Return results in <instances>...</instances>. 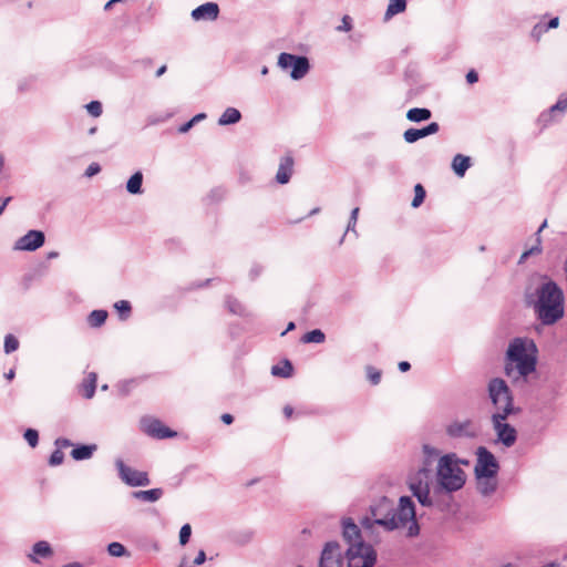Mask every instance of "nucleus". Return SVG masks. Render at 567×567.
Wrapping results in <instances>:
<instances>
[{
	"instance_id": "nucleus-57",
	"label": "nucleus",
	"mask_w": 567,
	"mask_h": 567,
	"mask_svg": "<svg viewBox=\"0 0 567 567\" xmlns=\"http://www.w3.org/2000/svg\"><path fill=\"white\" fill-rule=\"evenodd\" d=\"M410 368H411V365H410V363H409V362H406V361H401V362L399 363V369H400V371H402V372H406L408 370H410Z\"/></svg>"
},
{
	"instance_id": "nucleus-47",
	"label": "nucleus",
	"mask_w": 567,
	"mask_h": 567,
	"mask_svg": "<svg viewBox=\"0 0 567 567\" xmlns=\"http://www.w3.org/2000/svg\"><path fill=\"white\" fill-rule=\"evenodd\" d=\"M101 171V167L97 163H92L87 166L86 171H85V176L86 177H92L96 174H99Z\"/></svg>"
},
{
	"instance_id": "nucleus-63",
	"label": "nucleus",
	"mask_w": 567,
	"mask_h": 567,
	"mask_svg": "<svg viewBox=\"0 0 567 567\" xmlns=\"http://www.w3.org/2000/svg\"><path fill=\"white\" fill-rule=\"evenodd\" d=\"M260 270H261V269H260V268H257V267L252 268V269H251V272L254 274V277H256V276L260 272Z\"/></svg>"
},
{
	"instance_id": "nucleus-29",
	"label": "nucleus",
	"mask_w": 567,
	"mask_h": 567,
	"mask_svg": "<svg viewBox=\"0 0 567 567\" xmlns=\"http://www.w3.org/2000/svg\"><path fill=\"white\" fill-rule=\"evenodd\" d=\"M406 8V1L405 0H390L389 6L385 11V19H390L393 16L401 13Z\"/></svg>"
},
{
	"instance_id": "nucleus-20",
	"label": "nucleus",
	"mask_w": 567,
	"mask_h": 567,
	"mask_svg": "<svg viewBox=\"0 0 567 567\" xmlns=\"http://www.w3.org/2000/svg\"><path fill=\"white\" fill-rule=\"evenodd\" d=\"M52 553L50 544L45 540H40L33 545L32 554L29 555V558L33 563H39V558L37 556L45 558L51 556Z\"/></svg>"
},
{
	"instance_id": "nucleus-49",
	"label": "nucleus",
	"mask_w": 567,
	"mask_h": 567,
	"mask_svg": "<svg viewBox=\"0 0 567 567\" xmlns=\"http://www.w3.org/2000/svg\"><path fill=\"white\" fill-rule=\"evenodd\" d=\"M423 128H424L425 135L429 136V135L437 133L439 130H440V126H439V124L436 122H432V123H430L427 126H425Z\"/></svg>"
},
{
	"instance_id": "nucleus-25",
	"label": "nucleus",
	"mask_w": 567,
	"mask_h": 567,
	"mask_svg": "<svg viewBox=\"0 0 567 567\" xmlns=\"http://www.w3.org/2000/svg\"><path fill=\"white\" fill-rule=\"evenodd\" d=\"M97 375L94 372L87 374L86 379L81 384V391L86 399L93 398L96 388Z\"/></svg>"
},
{
	"instance_id": "nucleus-7",
	"label": "nucleus",
	"mask_w": 567,
	"mask_h": 567,
	"mask_svg": "<svg viewBox=\"0 0 567 567\" xmlns=\"http://www.w3.org/2000/svg\"><path fill=\"white\" fill-rule=\"evenodd\" d=\"M348 567H373L377 563V551L367 543L351 544L346 551Z\"/></svg>"
},
{
	"instance_id": "nucleus-38",
	"label": "nucleus",
	"mask_w": 567,
	"mask_h": 567,
	"mask_svg": "<svg viewBox=\"0 0 567 567\" xmlns=\"http://www.w3.org/2000/svg\"><path fill=\"white\" fill-rule=\"evenodd\" d=\"M85 109L94 117H99L102 114V104L99 101H91L85 105Z\"/></svg>"
},
{
	"instance_id": "nucleus-24",
	"label": "nucleus",
	"mask_w": 567,
	"mask_h": 567,
	"mask_svg": "<svg viewBox=\"0 0 567 567\" xmlns=\"http://www.w3.org/2000/svg\"><path fill=\"white\" fill-rule=\"evenodd\" d=\"M470 165H471L470 157L464 156L462 154L455 155L453 158V162H452V168H453L454 173L461 177L464 176V174L467 171V168L470 167Z\"/></svg>"
},
{
	"instance_id": "nucleus-27",
	"label": "nucleus",
	"mask_w": 567,
	"mask_h": 567,
	"mask_svg": "<svg viewBox=\"0 0 567 567\" xmlns=\"http://www.w3.org/2000/svg\"><path fill=\"white\" fill-rule=\"evenodd\" d=\"M431 115L429 109L414 107L408 111L406 118L412 122H422L429 120Z\"/></svg>"
},
{
	"instance_id": "nucleus-54",
	"label": "nucleus",
	"mask_w": 567,
	"mask_h": 567,
	"mask_svg": "<svg viewBox=\"0 0 567 567\" xmlns=\"http://www.w3.org/2000/svg\"><path fill=\"white\" fill-rule=\"evenodd\" d=\"M545 25H546V28H547V31H548L549 29H555V28H557V27L559 25V18H558V17H555V18L550 19V21H549L547 24H545Z\"/></svg>"
},
{
	"instance_id": "nucleus-11",
	"label": "nucleus",
	"mask_w": 567,
	"mask_h": 567,
	"mask_svg": "<svg viewBox=\"0 0 567 567\" xmlns=\"http://www.w3.org/2000/svg\"><path fill=\"white\" fill-rule=\"evenodd\" d=\"M476 454L475 476L497 475L498 463L495 456L483 446L477 449Z\"/></svg>"
},
{
	"instance_id": "nucleus-16",
	"label": "nucleus",
	"mask_w": 567,
	"mask_h": 567,
	"mask_svg": "<svg viewBox=\"0 0 567 567\" xmlns=\"http://www.w3.org/2000/svg\"><path fill=\"white\" fill-rule=\"evenodd\" d=\"M342 536L347 542L348 547L351 544L365 543L362 538L361 528L353 522L352 518H343L342 519Z\"/></svg>"
},
{
	"instance_id": "nucleus-9",
	"label": "nucleus",
	"mask_w": 567,
	"mask_h": 567,
	"mask_svg": "<svg viewBox=\"0 0 567 567\" xmlns=\"http://www.w3.org/2000/svg\"><path fill=\"white\" fill-rule=\"evenodd\" d=\"M120 478L128 486H147L151 482L146 472L127 466L121 458L115 461Z\"/></svg>"
},
{
	"instance_id": "nucleus-8",
	"label": "nucleus",
	"mask_w": 567,
	"mask_h": 567,
	"mask_svg": "<svg viewBox=\"0 0 567 567\" xmlns=\"http://www.w3.org/2000/svg\"><path fill=\"white\" fill-rule=\"evenodd\" d=\"M278 66L282 70L291 68L290 76L293 80L302 79L310 69L309 60L306 56L282 52L278 56Z\"/></svg>"
},
{
	"instance_id": "nucleus-40",
	"label": "nucleus",
	"mask_w": 567,
	"mask_h": 567,
	"mask_svg": "<svg viewBox=\"0 0 567 567\" xmlns=\"http://www.w3.org/2000/svg\"><path fill=\"white\" fill-rule=\"evenodd\" d=\"M550 113L567 111V96L560 95L557 102L550 107Z\"/></svg>"
},
{
	"instance_id": "nucleus-15",
	"label": "nucleus",
	"mask_w": 567,
	"mask_h": 567,
	"mask_svg": "<svg viewBox=\"0 0 567 567\" xmlns=\"http://www.w3.org/2000/svg\"><path fill=\"white\" fill-rule=\"evenodd\" d=\"M44 234L40 230H29L24 236L19 238L14 248L18 250L33 251L44 244Z\"/></svg>"
},
{
	"instance_id": "nucleus-2",
	"label": "nucleus",
	"mask_w": 567,
	"mask_h": 567,
	"mask_svg": "<svg viewBox=\"0 0 567 567\" xmlns=\"http://www.w3.org/2000/svg\"><path fill=\"white\" fill-rule=\"evenodd\" d=\"M525 302L544 326H554L565 316V293L548 276H540L535 286L525 290Z\"/></svg>"
},
{
	"instance_id": "nucleus-6",
	"label": "nucleus",
	"mask_w": 567,
	"mask_h": 567,
	"mask_svg": "<svg viewBox=\"0 0 567 567\" xmlns=\"http://www.w3.org/2000/svg\"><path fill=\"white\" fill-rule=\"evenodd\" d=\"M488 399L493 405L492 414L512 415L519 412L514 404L512 391L506 381L501 378H493L487 384Z\"/></svg>"
},
{
	"instance_id": "nucleus-23",
	"label": "nucleus",
	"mask_w": 567,
	"mask_h": 567,
	"mask_svg": "<svg viewBox=\"0 0 567 567\" xmlns=\"http://www.w3.org/2000/svg\"><path fill=\"white\" fill-rule=\"evenodd\" d=\"M163 495L162 488H153L148 491H137L133 492L132 496L136 499L143 501V502H150L154 503L158 501Z\"/></svg>"
},
{
	"instance_id": "nucleus-13",
	"label": "nucleus",
	"mask_w": 567,
	"mask_h": 567,
	"mask_svg": "<svg viewBox=\"0 0 567 567\" xmlns=\"http://www.w3.org/2000/svg\"><path fill=\"white\" fill-rule=\"evenodd\" d=\"M141 427L144 433L155 439H169L176 436V432L169 430L159 420L154 417H143L141 420Z\"/></svg>"
},
{
	"instance_id": "nucleus-62",
	"label": "nucleus",
	"mask_w": 567,
	"mask_h": 567,
	"mask_svg": "<svg viewBox=\"0 0 567 567\" xmlns=\"http://www.w3.org/2000/svg\"><path fill=\"white\" fill-rule=\"evenodd\" d=\"M292 329H295V323H293V322H290V323L288 324V327H287L286 331H285V332H282L281 334L284 336L287 331H290V330H292Z\"/></svg>"
},
{
	"instance_id": "nucleus-17",
	"label": "nucleus",
	"mask_w": 567,
	"mask_h": 567,
	"mask_svg": "<svg viewBox=\"0 0 567 567\" xmlns=\"http://www.w3.org/2000/svg\"><path fill=\"white\" fill-rule=\"evenodd\" d=\"M219 7L215 2H206L195 8L190 16L195 21L208 20L214 21L218 18Z\"/></svg>"
},
{
	"instance_id": "nucleus-26",
	"label": "nucleus",
	"mask_w": 567,
	"mask_h": 567,
	"mask_svg": "<svg viewBox=\"0 0 567 567\" xmlns=\"http://www.w3.org/2000/svg\"><path fill=\"white\" fill-rule=\"evenodd\" d=\"M143 174L141 172L134 173L126 183V190L130 194L142 193Z\"/></svg>"
},
{
	"instance_id": "nucleus-14",
	"label": "nucleus",
	"mask_w": 567,
	"mask_h": 567,
	"mask_svg": "<svg viewBox=\"0 0 567 567\" xmlns=\"http://www.w3.org/2000/svg\"><path fill=\"white\" fill-rule=\"evenodd\" d=\"M446 433L449 436L453 439H460V437H467L472 439L475 437L478 433L477 427L475 424L470 421H456L447 425Z\"/></svg>"
},
{
	"instance_id": "nucleus-33",
	"label": "nucleus",
	"mask_w": 567,
	"mask_h": 567,
	"mask_svg": "<svg viewBox=\"0 0 567 567\" xmlns=\"http://www.w3.org/2000/svg\"><path fill=\"white\" fill-rule=\"evenodd\" d=\"M404 141L406 143H415L416 141L426 137L424 133V128H409L403 134Z\"/></svg>"
},
{
	"instance_id": "nucleus-1",
	"label": "nucleus",
	"mask_w": 567,
	"mask_h": 567,
	"mask_svg": "<svg viewBox=\"0 0 567 567\" xmlns=\"http://www.w3.org/2000/svg\"><path fill=\"white\" fill-rule=\"evenodd\" d=\"M367 537L379 540L378 528L384 532L406 530V537H416L420 525L416 519L415 504L410 496H401L398 504L386 496L377 499L369 507V514L360 519Z\"/></svg>"
},
{
	"instance_id": "nucleus-58",
	"label": "nucleus",
	"mask_w": 567,
	"mask_h": 567,
	"mask_svg": "<svg viewBox=\"0 0 567 567\" xmlns=\"http://www.w3.org/2000/svg\"><path fill=\"white\" fill-rule=\"evenodd\" d=\"M293 413V409L289 405L285 406L284 408V414L287 416V417H290Z\"/></svg>"
},
{
	"instance_id": "nucleus-4",
	"label": "nucleus",
	"mask_w": 567,
	"mask_h": 567,
	"mask_svg": "<svg viewBox=\"0 0 567 567\" xmlns=\"http://www.w3.org/2000/svg\"><path fill=\"white\" fill-rule=\"evenodd\" d=\"M537 363V347L527 338H515L506 351L505 374L514 381L533 373Z\"/></svg>"
},
{
	"instance_id": "nucleus-61",
	"label": "nucleus",
	"mask_w": 567,
	"mask_h": 567,
	"mask_svg": "<svg viewBox=\"0 0 567 567\" xmlns=\"http://www.w3.org/2000/svg\"><path fill=\"white\" fill-rule=\"evenodd\" d=\"M166 72V65H162L157 71H156V76H161L163 75L164 73Z\"/></svg>"
},
{
	"instance_id": "nucleus-31",
	"label": "nucleus",
	"mask_w": 567,
	"mask_h": 567,
	"mask_svg": "<svg viewBox=\"0 0 567 567\" xmlns=\"http://www.w3.org/2000/svg\"><path fill=\"white\" fill-rule=\"evenodd\" d=\"M107 318V311L105 310H93L89 317H87V323L93 327L97 328L101 327Z\"/></svg>"
},
{
	"instance_id": "nucleus-30",
	"label": "nucleus",
	"mask_w": 567,
	"mask_h": 567,
	"mask_svg": "<svg viewBox=\"0 0 567 567\" xmlns=\"http://www.w3.org/2000/svg\"><path fill=\"white\" fill-rule=\"evenodd\" d=\"M547 226V220H544L543 224L539 226L537 233H536V245H534L532 248L526 250L522 256L520 260L526 259L528 256L539 254L542 251V239L539 234L543 231L544 228Z\"/></svg>"
},
{
	"instance_id": "nucleus-32",
	"label": "nucleus",
	"mask_w": 567,
	"mask_h": 567,
	"mask_svg": "<svg viewBox=\"0 0 567 567\" xmlns=\"http://www.w3.org/2000/svg\"><path fill=\"white\" fill-rule=\"evenodd\" d=\"M324 339V333L319 329H315L305 333L301 340L305 343H322Z\"/></svg>"
},
{
	"instance_id": "nucleus-39",
	"label": "nucleus",
	"mask_w": 567,
	"mask_h": 567,
	"mask_svg": "<svg viewBox=\"0 0 567 567\" xmlns=\"http://www.w3.org/2000/svg\"><path fill=\"white\" fill-rule=\"evenodd\" d=\"M24 439H25V441L29 443V445L31 447H35L38 445V442H39L38 431H35L33 429H28L24 432Z\"/></svg>"
},
{
	"instance_id": "nucleus-64",
	"label": "nucleus",
	"mask_w": 567,
	"mask_h": 567,
	"mask_svg": "<svg viewBox=\"0 0 567 567\" xmlns=\"http://www.w3.org/2000/svg\"><path fill=\"white\" fill-rule=\"evenodd\" d=\"M261 74H262V75L268 74V68H267V66H262V69H261Z\"/></svg>"
},
{
	"instance_id": "nucleus-55",
	"label": "nucleus",
	"mask_w": 567,
	"mask_h": 567,
	"mask_svg": "<svg viewBox=\"0 0 567 567\" xmlns=\"http://www.w3.org/2000/svg\"><path fill=\"white\" fill-rule=\"evenodd\" d=\"M11 197H7L4 199L0 198V215L3 213V210L6 209L7 205L11 202Z\"/></svg>"
},
{
	"instance_id": "nucleus-36",
	"label": "nucleus",
	"mask_w": 567,
	"mask_h": 567,
	"mask_svg": "<svg viewBox=\"0 0 567 567\" xmlns=\"http://www.w3.org/2000/svg\"><path fill=\"white\" fill-rule=\"evenodd\" d=\"M18 348H19L18 339L14 336H12V334L6 336V338H4V352L6 353H11V352L16 351Z\"/></svg>"
},
{
	"instance_id": "nucleus-46",
	"label": "nucleus",
	"mask_w": 567,
	"mask_h": 567,
	"mask_svg": "<svg viewBox=\"0 0 567 567\" xmlns=\"http://www.w3.org/2000/svg\"><path fill=\"white\" fill-rule=\"evenodd\" d=\"M352 29V20L349 16L342 18L341 24L337 27L338 31L348 32Z\"/></svg>"
},
{
	"instance_id": "nucleus-35",
	"label": "nucleus",
	"mask_w": 567,
	"mask_h": 567,
	"mask_svg": "<svg viewBox=\"0 0 567 567\" xmlns=\"http://www.w3.org/2000/svg\"><path fill=\"white\" fill-rule=\"evenodd\" d=\"M107 551L113 557H122L126 555V548L117 542L109 544Z\"/></svg>"
},
{
	"instance_id": "nucleus-10",
	"label": "nucleus",
	"mask_w": 567,
	"mask_h": 567,
	"mask_svg": "<svg viewBox=\"0 0 567 567\" xmlns=\"http://www.w3.org/2000/svg\"><path fill=\"white\" fill-rule=\"evenodd\" d=\"M509 415L505 414H492L493 427L497 434L498 441H501L506 447H511L515 444L517 439L516 430L505 422Z\"/></svg>"
},
{
	"instance_id": "nucleus-45",
	"label": "nucleus",
	"mask_w": 567,
	"mask_h": 567,
	"mask_svg": "<svg viewBox=\"0 0 567 567\" xmlns=\"http://www.w3.org/2000/svg\"><path fill=\"white\" fill-rule=\"evenodd\" d=\"M545 32H547L546 25L543 23H537L532 30V37L536 40H539Z\"/></svg>"
},
{
	"instance_id": "nucleus-34",
	"label": "nucleus",
	"mask_w": 567,
	"mask_h": 567,
	"mask_svg": "<svg viewBox=\"0 0 567 567\" xmlns=\"http://www.w3.org/2000/svg\"><path fill=\"white\" fill-rule=\"evenodd\" d=\"M425 189L421 184H416L414 187V198L412 200V207L417 208L424 202Z\"/></svg>"
},
{
	"instance_id": "nucleus-5",
	"label": "nucleus",
	"mask_w": 567,
	"mask_h": 567,
	"mask_svg": "<svg viewBox=\"0 0 567 567\" xmlns=\"http://www.w3.org/2000/svg\"><path fill=\"white\" fill-rule=\"evenodd\" d=\"M435 474L439 486L444 488L447 495L462 489L466 483V473L462 465H468V461L460 458L455 453L440 455L435 460Z\"/></svg>"
},
{
	"instance_id": "nucleus-44",
	"label": "nucleus",
	"mask_w": 567,
	"mask_h": 567,
	"mask_svg": "<svg viewBox=\"0 0 567 567\" xmlns=\"http://www.w3.org/2000/svg\"><path fill=\"white\" fill-rule=\"evenodd\" d=\"M358 215H359V208L355 207L351 212L350 219H349L346 233L353 231L354 234H357L355 233V224H357V220H358Z\"/></svg>"
},
{
	"instance_id": "nucleus-28",
	"label": "nucleus",
	"mask_w": 567,
	"mask_h": 567,
	"mask_svg": "<svg viewBox=\"0 0 567 567\" xmlns=\"http://www.w3.org/2000/svg\"><path fill=\"white\" fill-rule=\"evenodd\" d=\"M293 368L290 361L285 360L280 364H276L271 368V374L280 378H289L292 375Z\"/></svg>"
},
{
	"instance_id": "nucleus-19",
	"label": "nucleus",
	"mask_w": 567,
	"mask_h": 567,
	"mask_svg": "<svg viewBox=\"0 0 567 567\" xmlns=\"http://www.w3.org/2000/svg\"><path fill=\"white\" fill-rule=\"evenodd\" d=\"M477 491L483 496L492 495L497 488L496 475L476 476Z\"/></svg>"
},
{
	"instance_id": "nucleus-21",
	"label": "nucleus",
	"mask_w": 567,
	"mask_h": 567,
	"mask_svg": "<svg viewBox=\"0 0 567 567\" xmlns=\"http://www.w3.org/2000/svg\"><path fill=\"white\" fill-rule=\"evenodd\" d=\"M96 450H97L96 444L78 445L71 451V456L75 461L89 460L93 456V454Z\"/></svg>"
},
{
	"instance_id": "nucleus-50",
	"label": "nucleus",
	"mask_w": 567,
	"mask_h": 567,
	"mask_svg": "<svg viewBox=\"0 0 567 567\" xmlns=\"http://www.w3.org/2000/svg\"><path fill=\"white\" fill-rule=\"evenodd\" d=\"M228 308L233 313H241V306L237 301H228Z\"/></svg>"
},
{
	"instance_id": "nucleus-48",
	"label": "nucleus",
	"mask_w": 567,
	"mask_h": 567,
	"mask_svg": "<svg viewBox=\"0 0 567 567\" xmlns=\"http://www.w3.org/2000/svg\"><path fill=\"white\" fill-rule=\"evenodd\" d=\"M54 444L58 447V450H62V449L73 445V443L69 439H64V437L56 439Z\"/></svg>"
},
{
	"instance_id": "nucleus-53",
	"label": "nucleus",
	"mask_w": 567,
	"mask_h": 567,
	"mask_svg": "<svg viewBox=\"0 0 567 567\" xmlns=\"http://www.w3.org/2000/svg\"><path fill=\"white\" fill-rule=\"evenodd\" d=\"M194 122L192 120H189L188 122L184 123L183 125L179 126L178 128V132L179 133H186L188 132L193 126H194Z\"/></svg>"
},
{
	"instance_id": "nucleus-56",
	"label": "nucleus",
	"mask_w": 567,
	"mask_h": 567,
	"mask_svg": "<svg viewBox=\"0 0 567 567\" xmlns=\"http://www.w3.org/2000/svg\"><path fill=\"white\" fill-rule=\"evenodd\" d=\"M221 421L225 423V424H231L233 421H234V417L233 415L228 414V413H225L221 415Z\"/></svg>"
},
{
	"instance_id": "nucleus-52",
	"label": "nucleus",
	"mask_w": 567,
	"mask_h": 567,
	"mask_svg": "<svg viewBox=\"0 0 567 567\" xmlns=\"http://www.w3.org/2000/svg\"><path fill=\"white\" fill-rule=\"evenodd\" d=\"M205 560H206V554H205V551H204V550H199V551H198V554H197V556H196V557H195V559H194V564H195V565H202V564H204V563H205Z\"/></svg>"
},
{
	"instance_id": "nucleus-51",
	"label": "nucleus",
	"mask_w": 567,
	"mask_h": 567,
	"mask_svg": "<svg viewBox=\"0 0 567 567\" xmlns=\"http://www.w3.org/2000/svg\"><path fill=\"white\" fill-rule=\"evenodd\" d=\"M466 81H467L470 84L476 83V82L478 81V75H477V73H476L474 70H471L470 72H467V74H466Z\"/></svg>"
},
{
	"instance_id": "nucleus-60",
	"label": "nucleus",
	"mask_w": 567,
	"mask_h": 567,
	"mask_svg": "<svg viewBox=\"0 0 567 567\" xmlns=\"http://www.w3.org/2000/svg\"><path fill=\"white\" fill-rule=\"evenodd\" d=\"M14 374H16V373H14V370H13V369H11V370H9L7 373H4V378H6L7 380L11 381V380L14 378Z\"/></svg>"
},
{
	"instance_id": "nucleus-22",
	"label": "nucleus",
	"mask_w": 567,
	"mask_h": 567,
	"mask_svg": "<svg viewBox=\"0 0 567 567\" xmlns=\"http://www.w3.org/2000/svg\"><path fill=\"white\" fill-rule=\"evenodd\" d=\"M241 114L235 107H227L224 113L218 118V125L226 126L230 124H236L240 121Z\"/></svg>"
},
{
	"instance_id": "nucleus-42",
	"label": "nucleus",
	"mask_w": 567,
	"mask_h": 567,
	"mask_svg": "<svg viewBox=\"0 0 567 567\" xmlns=\"http://www.w3.org/2000/svg\"><path fill=\"white\" fill-rule=\"evenodd\" d=\"M192 535V528L189 524H185L182 526L179 530V543L181 545H186L189 540V537Z\"/></svg>"
},
{
	"instance_id": "nucleus-41",
	"label": "nucleus",
	"mask_w": 567,
	"mask_h": 567,
	"mask_svg": "<svg viewBox=\"0 0 567 567\" xmlns=\"http://www.w3.org/2000/svg\"><path fill=\"white\" fill-rule=\"evenodd\" d=\"M367 377L373 385H377L381 380V372L373 367H367Z\"/></svg>"
},
{
	"instance_id": "nucleus-18",
	"label": "nucleus",
	"mask_w": 567,
	"mask_h": 567,
	"mask_svg": "<svg viewBox=\"0 0 567 567\" xmlns=\"http://www.w3.org/2000/svg\"><path fill=\"white\" fill-rule=\"evenodd\" d=\"M293 171V158L286 155L280 159V164L276 174V181L279 184H287L290 181Z\"/></svg>"
},
{
	"instance_id": "nucleus-37",
	"label": "nucleus",
	"mask_w": 567,
	"mask_h": 567,
	"mask_svg": "<svg viewBox=\"0 0 567 567\" xmlns=\"http://www.w3.org/2000/svg\"><path fill=\"white\" fill-rule=\"evenodd\" d=\"M115 309L120 312L122 319H126L131 312V305L126 300L117 301L114 305Z\"/></svg>"
},
{
	"instance_id": "nucleus-59",
	"label": "nucleus",
	"mask_w": 567,
	"mask_h": 567,
	"mask_svg": "<svg viewBox=\"0 0 567 567\" xmlns=\"http://www.w3.org/2000/svg\"><path fill=\"white\" fill-rule=\"evenodd\" d=\"M205 117H206V114H205V113H199V114L195 115V116L192 118V121H193L194 123H197V122H199L200 120H203V118H205Z\"/></svg>"
},
{
	"instance_id": "nucleus-3",
	"label": "nucleus",
	"mask_w": 567,
	"mask_h": 567,
	"mask_svg": "<svg viewBox=\"0 0 567 567\" xmlns=\"http://www.w3.org/2000/svg\"><path fill=\"white\" fill-rule=\"evenodd\" d=\"M437 457L439 449L423 444L421 465L408 477L410 492L423 507H433L443 495H447L444 488L439 486L437 476L432 468Z\"/></svg>"
},
{
	"instance_id": "nucleus-12",
	"label": "nucleus",
	"mask_w": 567,
	"mask_h": 567,
	"mask_svg": "<svg viewBox=\"0 0 567 567\" xmlns=\"http://www.w3.org/2000/svg\"><path fill=\"white\" fill-rule=\"evenodd\" d=\"M343 553L338 542H328L322 548L318 567H342Z\"/></svg>"
},
{
	"instance_id": "nucleus-43",
	"label": "nucleus",
	"mask_w": 567,
	"mask_h": 567,
	"mask_svg": "<svg viewBox=\"0 0 567 567\" xmlns=\"http://www.w3.org/2000/svg\"><path fill=\"white\" fill-rule=\"evenodd\" d=\"M63 460H64V454L61 450H55L53 451V453L51 454L50 458H49V464L51 466H58L60 464L63 463Z\"/></svg>"
}]
</instances>
